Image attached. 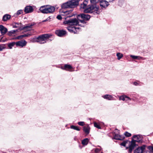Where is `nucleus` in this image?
Returning <instances> with one entry per match:
<instances>
[{"instance_id":"obj_43","label":"nucleus","mask_w":153,"mask_h":153,"mask_svg":"<svg viewBox=\"0 0 153 153\" xmlns=\"http://www.w3.org/2000/svg\"><path fill=\"white\" fill-rule=\"evenodd\" d=\"M131 100V99L128 97L125 96V100Z\"/></svg>"},{"instance_id":"obj_5","label":"nucleus","mask_w":153,"mask_h":153,"mask_svg":"<svg viewBox=\"0 0 153 153\" xmlns=\"http://www.w3.org/2000/svg\"><path fill=\"white\" fill-rule=\"evenodd\" d=\"M51 35L49 34H44L38 36L39 43L41 44H44L46 42V41Z\"/></svg>"},{"instance_id":"obj_31","label":"nucleus","mask_w":153,"mask_h":153,"mask_svg":"<svg viewBox=\"0 0 153 153\" xmlns=\"http://www.w3.org/2000/svg\"><path fill=\"white\" fill-rule=\"evenodd\" d=\"M90 2L92 4H95L99 2L98 0H90Z\"/></svg>"},{"instance_id":"obj_37","label":"nucleus","mask_w":153,"mask_h":153,"mask_svg":"<svg viewBox=\"0 0 153 153\" xmlns=\"http://www.w3.org/2000/svg\"><path fill=\"white\" fill-rule=\"evenodd\" d=\"M78 124L79 125L81 126H83L84 125V123L83 122H80L78 123Z\"/></svg>"},{"instance_id":"obj_33","label":"nucleus","mask_w":153,"mask_h":153,"mask_svg":"<svg viewBox=\"0 0 153 153\" xmlns=\"http://www.w3.org/2000/svg\"><path fill=\"white\" fill-rule=\"evenodd\" d=\"M124 134L126 137H130L131 135V134L127 131L124 133Z\"/></svg>"},{"instance_id":"obj_30","label":"nucleus","mask_w":153,"mask_h":153,"mask_svg":"<svg viewBox=\"0 0 153 153\" xmlns=\"http://www.w3.org/2000/svg\"><path fill=\"white\" fill-rule=\"evenodd\" d=\"M33 24H28L25 27V28L26 29H28V28L30 29H31L32 28V27L33 25Z\"/></svg>"},{"instance_id":"obj_41","label":"nucleus","mask_w":153,"mask_h":153,"mask_svg":"<svg viewBox=\"0 0 153 153\" xmlns=\"http://www.w3.org/2000/svg\"><path fill=\"white\" fill-rule=\"evenodd\" d=\"M56 18L58 19L59 20H60V19H62V17L60 15H58L57 16Z\"/></svg>"},{"instance_id":"obj_35","label":"nucleus","mask_w":153,"mask_h":153,"mask_svg":"<svg viewBox=\"0 0 153 153\" xmlns=\"http://www.w3.org/2000/svg\"><path fill=\"white\" fill-rule=\"evenodd\" d=\"M21 23H15V25L13 26L14 27H18L20 26Z\"/></svg>"},{"instance_id":"obj_25","label":"nucleus","mask_w":153,"mask_h":153,"mask_svg":"<svg viewBox=\"0 0 153 153\" xmlns=\"http://www.w3.org/2000/svg\"><path fill=\"white\" fill-rule=\"evenodd\" d=\"M86 6L87 4H86V2H83V3L81 4L80 7L81 8L85 9Z\"/></svg>"},{"instance_id":"obj_48","label":"nucleus","mask_w":153,"mask_h":153,"mask_svg":"<svg viewBox=\"0 0 153 153\" xmlns=\"http://www.w3.org/2000/svg\"><path fill=\"white\" fill-rule=\"evenodd\" d=\"M83 22V20H81V22Z\"/></svg>"},{"instance_id":"obj_4","label":"nucleus","mask_w":153,"mask_h":153,"mask_svg":"<svg viewBox=\"0 0 153 153\" xmlns=\"http://www.w3.org/2000/svg\"><path fill=\"white\" fill-rule=\"evenodd\" d=\"M98 8L94 6L91 5L85 9L84 11L85 13H91L94 12L97 14H99Z\"/></svg>"},{"instance_id":"obj_10","label":"nucleus","mask_w":153,"mask_h":153,"mask_svg":"<svg viewBox=\"0 0 153 153\" xmlns=\"http://www.w3.org/2000/svg\"><path fill=\"white\" fill-rule=\"evenodd\" d=\"M109 5L108 2L105 0L100 1V5L102 8H105Z\"/></svg>"},{"instance_id":"obj_20","label":"nucleus","mask_w":153,"mask_h":153,"mask_svg":"<svg viewBox=\"0 0 153 153\" xmlns=\"http://www.w3.org/2000/svg\"><path fill=\"white\" fill-rule=\"evenodd\" d=\"M83 130L85 133L88 134L89 132L90 128L89 126H85L83 128Z\"/></svg>"},{"instance_id":"obj_46","label":"nucleus","mask_w":153,"mask_h":153,"mask_svg":"<svg viewBox=\"0 0 153 153\" xmlns=\"http://www.w3.org/2000/svg\"><path fill=\"white\" fill-rule=\"evenodd\" d=\"M3 49V48L0 45V51H1Z\"/></svg>"},{"instance_id":"obj_40","label":"nucleus","mask_w":153,"mask_h":153,"mask_svg":"<svg viewBox=\"0 0 153 153\" xmlns=\"http://www.w3.org/2000/svg\"><path fill=\"white\" fill-rule=\"evenodd\" d=\"M50 17H48L46 19L43 20L42 22H45L48 21H50Z\"/></svg>"},{"instance_id":"obj_44","label":"nucleus","mask_w":153,"mask_h":153,"mask_svg":"<svg viewBox=\"0 0 153 153\" xmlns=\"http://www.w3.org/2000/svg\"><path fill=\"white\" fill-rule=\"evenodd\" d=\"M133 84L135 85H138V84L136 82H134Z\"/></svg>"},{"instance_id":"obj_32","label":"nucleus","mask_w":153,"mask_h":153,"mask_svg":"<svg viewBox=\"0 0 153 153\" xmlns=\"http://www.w3.org/2000/svg\"><path fill=\"white\" fill-rule=\"evenodd\" d=\"M94 126L98 129H100L101 127L96 122L94 123Z\"/></svg>"},{"instance_id":"obj_36","label":"nucleus","mask_w":153,"mask_h":153,"mask_svg":"<svg viewBox=\"0 0 153 153\" xmlns=\"http://www.w3.org/2000/svg\"><path fill=\"white\" fill-rule=\"evenodd\" d=\"M23 13L22 10H19L17 12V15L22 14Z\"/></svg>"},{"instance_id":"obj_11","label":"nucleus","mask_w":153,"mask_h":153,"mask_svg":"<svg viewBox=\"0 0 153 153\" xmlns=\"http://www.w3.org/2000/svg\"><path fill=\"white\" fill-rule=\"evenodd\" d=\"M145 149V147L144 146L138 147L134 151V153H142Z\"/></svg>"},{"instance_id":"obj_6","label":"nucleus","mask_w":153,"mask_h":153,"mask_svg":"<svg viewBox=\"0 0 153 153\" xmlns=\"http://www.w3.org/2000/svg\"><path fill=\"white\" fill-rule=\"evenodd\" d=\"M128 146L126 147V149H128V152L129 153L132 152V150L134 149L136 146L135 141L132 140L131 141H129Z\"/></svg>"},{"instance_id":"obj_34","label":"nucleus","mask_w":153,"mask_h":153,"mask_svg":"<svg viewBox=\"0 0 153 153\" xmlns=\"http://www.w3.org/2000/svg\"><path fill=\"white\" fill-rule=\"evenodd\" d=\"M119 100H122L123 101L125 100V96H120L119 97Z\"/></svg>"},{"instance_id":"obj_16","label":"nucleus","mask_w":153,"mask_h":153,"mask_svg":"<svg viewBox=\"0 0 153 153\" xmlns=\"http://www.w3.org/2000/svg\"><path fill=\"white\" fill-rule=\"evenodd\" d=\"M63 70H69L72 68V67L70 65L66 64L64 66L61 67Z\"/></svg>"},{"instance_id":"obj_19","label":"nucleus","mask_w":153,"mask_h":153,"mask_svg":"<svg viewBox=\"0 0 153 153\" xmlns=\"http://www.w3.org/2000/svg\"><path fill=\"white\" fill-rule=\"evenodd\" d=\"M89 141V139L87 138H86L84 139L82 141V143L83 145H86L88 144Z\"/></svg>"},{"instance_id":"obj_23","label":"nucleus","mask_w":153,"mask_h":153,"mask_svg":"<svg viewBox=\"0 0 153 153\" xmlns=\"http://www.w3.org/2000/svg\"><path fill=\"white\" fill-rule=\"evenodd\" d=\"M116 55L117 57V59L118 60H120L123 57V55L120 53H117Z\"/></svg>"},{"instance_id":"obj_22","label":"nucleus","mask_w":153,"mask_h":153,"mask_svg":"<svg viewBox=\"0 0 153 153\" xmlns=\"http://www.w3.org/2000/svg\"><path fill=\"white\" fill-rule=\"evenodd\" d=\"M130 56L134 59H142V58L141 57L134 56L132 55H130Z\"/></svg>"},{"instance_id":"obj_2","label":"nucleus","mask_w":153,"mask_h":153,"mask_svg":"<svg viewBox=\"0 0 153 153\" xmlns=\"http://www.w3.org/2000/svg\"><path fill=\"white\" fill-rule=\"evenodd\" d=\"M55 10L54 7L49 5H44L41 6L39 10L42 13L48 14L52 13Z\"/></svg>"},{"instance_id":"obj_15","label":"nucleus","mask_w":153,"mask_h":153,"mask_svg":"<svg viewBox=\"0 0 153 153\" xmlns=\"http://www.w3.org/2000/svg\"><path fill=\"white\" fill-rule=\"evenodd\" d=\"M124 138V136H122L118 134H116L114 136V138L117 140H123Z\"/></svg>"},{"instance_id":"obj_39","label":"nucleus","mask_w":153,"mask_h":153,"mask_svg":"<svg viewBox=\"0 0 153 153\" xmlns=\"http://www.w3.org/2000/svg\"><path fill=\"white\" fill-rule=\"evenodd\" d=\"M70 12V11H64V12H63V14H62V15H67L68 14H69V13Z\"/></svg>"},{"instance_id":"obj_24","label":"nucleus","mask_w":153,"mask_h":153,"mask_svg":"<svg viewBox=\"0 0 153 153\" xmlns=\"http://www.w3.org/2000/svg\"><path fill=\"white\" fill-rule=\"evenodd\" d=\"M15 44H16V42H12L9 44L8 46L10 49H11L13 47Z\"/></svg>"},{"instance_id":"obj_38","label":"nucleus","mask_w":153,"mask_h":153,"mask_svg":"<svg viewBox=\"0 0 153 153\" xmlns=\"http://www.w3.org/2000/svg\"><path fill=\"white\" fill-rule=\"evenodd\" d=\"M100 149L97 148L96 149L94 150L95 153H99L100 151Z\"/></svg>"},{"instance_id":"obj_9","label":"nucleus","mask_w":153,"mask_h":153,"mask_svg":"<svg viewBox=\"0 0 153 153\" xmlns=\"http://www.w3.org/2000/svg\"><path fill=\"white\" fill-rule=\"evenodd\" d=\"M27 44V42L25 40H22L16 42L17 46H20L22 47L25 46Z\"/></svg>"},{"instance_id":"obj_3","label":"nucleus","mask_w":153,"mask_h":153,"mask_svg":"<svg viewBox=\"0 0 153 153\" xmlns=\"http://www.w3.org/2000/svg\"><path fill=\"white\" fill-rule=\"evenodd\" d=\"M80 0H71L63 3L62 5V8H74L78 5Z\"/></svg>"},{"instance_id":"obj_18","label":"nucleus","mask_w":153,"mask_h":153,"mask_svg":"<svg viewBox=\"0 0 153 153\" xmlns=\"http://www.w3.org/2000/svg\"><path fill=\"white\" fill-rule=\"evenodd\" d=\"M102 97L104 99H107L109 100H112V96L108 94L103 96Z\"/></svg>"},{"instance_id":"obj_17","label":"nucleus","mask_w":153,"mask_h":153,"mask_svg":"<svg viewBox=\"0 0 153 153\" xmlns=\"http://www.w3.org/2000/svg\"><path fill=\"white\" fill-rule=\"evenodd\" d=\"M10 17L11 16L10 15L8 14H6L3 16L2 20L3 21H5L9 19Z\"/></svg>"},{"instance_id":"obj_14","label":"nucleus","mask_w":153,"mask_h":153,"mask_svg":"<svg viewBox=\"0 0 153 153\" xmlns=\"http://www.w3.org/2000/svg\"><path fill=\"white\" fill-rule=\"evenodd\" d=\"M0 31L2 35L4 34L7 31V29L2 25H0Z\"/></svg>"},{"instance_id":"obj_29","label":"nucleus","mask_w":153,"mask_h":153,"mask_svg":"<svg viewBox=\"0 0 153 153\" xmlns=\"http://www.w3.org/2000/svg\"><path fill=\"white\" fill-rule=\"evenodd\" d=\"M16 32V31L15 30H11L8 33V34L9 36H12L13 34H14Z\"/></svg>"},{"instance_id":"obj_42","label":"nucleus","mask_w":153,"mask_h":153,"mask_svg":"<svg viewBox=\"0 0 153 153\" xmlns=\"http://www.w3.org/2000/svg\"><path fill=\"white\" fill-rule=\"evenodd\" d=\"M148 148L151 151H152V152H153V147L152 146H149L148 147Z\"/></svg>"},{"instance_id":"obj_47","label":"nucleus","mask_w":153,"mask_h":153,"mask_svg":"<svg viewBox=\"0 0 153 153\" xmlns=\"http://www.w3.org/2000/svg\"><path fill=\"white\" fill-rule=\"evenodd\" d=\"M114 0H109V2H113Z\"/></svg>"},{"instance_id":"obj_28","label":"nucleus","mask_w":153,"mask_h":153,"mask_svg":"<svg viewBox=\"0 0 153 153\" xmlns=\"http://www.w3.org/2000/svg\"><path fill=\"white\" fill-rule=\"evenodd\" d=\"M38 37L33 38L32 39L31 41L33 42H37L39 43Z\"/></svg>"},{"instance_id":"obj_12","label":"nucleus","mask_w":153,"mask_h":153,"mask_svg":"<svg viewBox=\"0 0 153 153\" xmlns=\"http://www.w3.org/2000/svg\"><path fill=\"white\" fill-rule=\"evenodd\" d=\"M133 138L135 140L133 139L132 140L134 141L135 143L136 142H140L142 140L141 137L139 135H134L133 136Z\"/></svg>"},{"instance_id":"obj_1","label":"nucleus","mask_w":153,"mask_h":153,"mask_svg":"<svg viewBox=\"0 0 153 153\" xmlns=\"http://www.w3.org/2000/svg\"><path fill=\"white\" fill-rule=\"evenodd\" d=\"M65 25H67L71 26L67 27L68 30L71 33H77L79 30V27H76L74 25H76L79 23V22L76 19H71L65 21L63 22Z\"/></svg>"},{"instance_id":"obj_27","label":"nucleus","mask_w":153,"mask_h":153,"mask_svg":"<svg viewBox=\"0 0 153 153\" xmlns=\"http://www.w3.org/2000/svg\"><path fill=\"white\" fill-rule=\"evenodd\" d=\"M129 141L128 140L124 141L120 144V145L124 146H126V144L128 143Z\"/></svg>"},{"instance_id":"obj_7","label":"nucleus","mask_w":153,"mask_h":153,"mask_svg":"<svg viewBox=\"0 0 153 153\" xmlns=\"http://www.w3.org/2000/svg\"><path fill=\"white\" fill-rule=\"evenodd\" d=\"M78 18L79 19L80 17L84 20H88L90 18V16L88 14H82L78 15Z\"/></svg>"},{"instance_id":"obj_45","label":"nucleus","mask_w":153,"mask_h":153,"mask_svg":"<svg viewBox=\"0 0 153 153\" xmlns=\"http://www.w3.org/2000/svg\"><path fill=\"white\" fill-rule=\"evenodd\" d=\"M89 0H85L83 2H86V4H87L88 3V1Z\"/></svg>"},{"instance_id":"obj_13","label":"nucleus","mask_w":153,"mask_h":153,"mask_svg":"<svg viewBox=\"0 0 153 153\" xmlns=\"http://www.w3.org/2000/svg\"><path fill=\"white\" fill-rule=\"evenodd\" d=\"M33 11V9L31 6H26L25 9V11L26 13L32 12Z\"/></svg>"},{"instance_id":"obj_8","label":"nucleus","mask_w":153,"mask_h":153,"mask_svg":"<svg viewBox=\"0 0 153 153\" xmlns=\"http://www.w3.org/2000/svg\"><path fill=\"white\" fill-rule=\"evenodd\" d=\"M56 34L59 36H62L66 34L65 30H58L56 31Z\"/></svg>"},{"instance_id":"obj_26","label":"nucleus","mask_w":153,"mask_h":153,"mask_svg":"<svg viewBox=\"0 0 153 153\" xmlns=\"http://www.w3.org/2000/svg\"><path fill=\"white\" fill-rule=\"evenodd\" d=\"M71 128L73 129H74L79 131L80 130V129L77 126H71Z\"/></svg>"},{"instance_id":"obj_21","label":"nucleus","mask_w":153,"mask_h":153,"mask_svg":"<svg viewBox=\"0 0 153 153\" xmlns=\"http://www.w3.org/2000/svg\"><path fill=\"white\" fill-rule=\"evenodd\" d=\"M29 35H22L20 36H19L17 37H16L15 39H20L23 38L24 37L27 36Z\"/></svg>"}]
</instances>
